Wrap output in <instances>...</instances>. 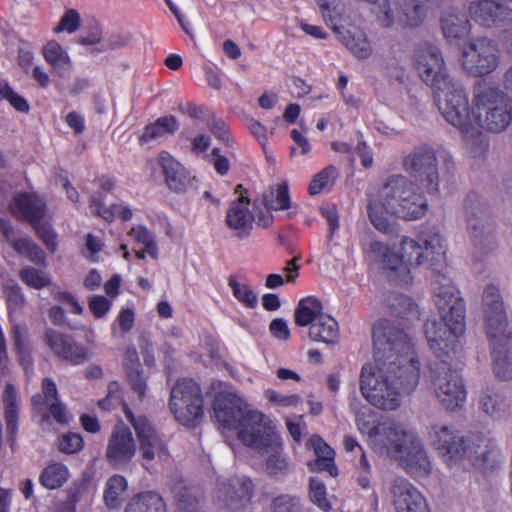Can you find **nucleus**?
Masks as SVG:
<instances>
[{
  "label": "nucleus",
  "instance_id": "2",
  "mask_svg": "<svg viewBox=\"0 0 512 512\" xmlns=\"http://www.w3.org/2000/svg\"><path fill=\"white\" fill-rule=\"evenodd\" d=\"M350 406L355 413L359 432L367 435V441L376 453L399 460L411 474L422 476L430 472L428 455L414 432L391 421L374 425V412L371 408L358 407L356 402H351Z\"/></svg>",
  "mask_w": 512,
  "mask_h": 512
},
{
  "label": "nucleus",
  "instance_id": "9",
  "mask_svg": "<svg viewBox=\"0 0 512 512\" xmlns=\"http://www.w3.org/2000/svg\"><path fill=\"white\" fill-rule=\"evenodd\" d=\"M409 180L402 175H394L387 179L377 194L369 199L368 215L374 227L381 232H388V215L398 217L396 205H402Z\"/></svg>",
  "mask_w": 512,
  "mask_h": 512
},
{
  "label": "nucleus",
  "instance_id": "15",
  "mask_svg": "<svg viewBox=\"0 0 512 512\" xmlns=\"http://www.w3.org/2000/svg\"><path fill=\"white\" fill-rule=\"evenodd\" d=\"M124 412L135 430L143 460L146 463L152 461L167 462L170 453L164 435L158 432L146 416L135 415L128 407H124Z\"/></svg>",
  "mask_w": 512,
  "mask_h": 512
},
{
  "label": "nucleus",
  "instance_id": "54",
  "mask_svg": "<svg viewBox=\"0 0 512 512\" xmlns=\"http://www.w3.org/2000/svg\"><path fill=\"white\" fill-rule=\"evenodd\" d=\"M337 174V169L332 165L321 170L314 176L309 185L310 194L316 195L325 189L330 188L333 185Z\"/></svg>",
  "mask_w": 512,
  "mask_h": 512
},
{
  "label": "nucleus",
  "instance_id": "8",
  "mask_svg": "<svg viewBox=\"0 0 512 512\" xmlns=\"http://www.w3.org/2000/svg\"><path fill=\"white\" fill-rule=\"evenodd\" d=\"M502 52L498 43L488 37L470 39L463 45L459 63L462 70L473 77H484L498 69Z\"/></svg>",
  "mask_w": 512,
  "mask_h": 512
},
{
  "label": "nucleus",
  "instance_id": "37",
  "mask_svg": "<svg viewBox=\"0 0 512 512\" xmlns=\"http://www.w3.org/2000/svg\"><path fill=\"white\" fill-rule=\"evenodd\" d=\"M124 512H166V505L158 493L146 491L131 498Z\"/></svg>",
  "mask_w": 512,
  "mask_h": 512
},
{
  "label": "nucleus",
  "instance_id": "62",
  "mask_svg": "<svg viewBox=\"0 0 512 512\" xmlns=\"http://www.w3.org/2000/svg\"><path fill=\"white\" fill-rule=\"evenodd\" d=\"M112 302L101 295H94L89 300V309L96 318H102L111 309Z\"/></svg>",
  "mask_w": 512,
  "mask_h": 512
},
{
  "label": "nucleus",
  "instance_id": "25",
  "mask_svg": "<svg viewBox=\"0 0 512 512\" xmlns=\"http://www.w3.org/2000/svg\"><path fill=\"white\" fill-rule=\"evenodd\" d=\"M44 342L56 357L73 365H80L89 359L88 350L70 335L47 329L44 333Z\"/></svg>",
  "mask_w": 512,
  "mask_h": 512
},
{
  "label": "nucleus",
  "instance_id": "6",
  "mask_svg": "<svg viewBox=\"0 0 512 512\" xmlns=\"http://www.w3.org/2000/svg\"><path fill=\"white\" fill-rule=\"evenodd\" d=\"M413 65L420 79L432 89L438 109L446 121L461 123L466 104L464 88L449 75L440 48L420 43L414 51Z\"/></svg>",
  "mask_w": 512,
  "mask_h": 512
},
{
  "label": "nucleus",
  "instance_id": "58",
  "mask_svg": "<svg viewBox=\"0 0 512 512\" xmlns=\"http://www.w3.org/2000/svg\"><path fill=\"white\" fill-rule=\"evenodd\" d=\"M5 292L9 310L11 312L19 311L25 303V296L20 286L13 281L9 282L5 286Z\"/></svg>",
  "mask_w": 512,
  "mask_h": 512
},
{
  "label": "nucleus",
  "instance_id": "27",
  "mask_svg": "<svg viewBox=\"0 0 512 512\" xmlns=\"http://www.w3.org/2000/svg\"><path fill=\"white\" fill-rule=\"evenodd\" d=\"M10 210L14 216L34 224L44 220L46 205L36 194L19 193L13 197Z\"/></svg>",
  "mask_w": 512,
  "mask_h": 512
},
{
  "label": "nucleus",
  "instance_id": "35",
  "mask_svg": "<svg viewBox=\"0 0 512 512\" xmlns=\"http://www.w3.org/2000/svg\"><path fill=\"white\" fill-rule=\"evenodd\" d=\"M45 61L60 76L65 75L71 69V60L67 51L57 42L51 40L42 49Z\"/></svg>",
  "mask_w": 512,
  "mask_h": 512
},
{
  "label": "nucleus",
  "instance_id": "11",
  "mask_svg": "<svg viewBox=\"0 0 512 512\" xmlns=\"http://www.w3.org/2000/svg\"><path fill=\"white\" fill-rule=\"evenodd\" d=\"M326 24L333 30L337 38L357 59H367L373 49L363 31L346 30L338 23L343 20L344 6L341 0H316Z\"/></svg>",
  "mask_w": 512,
  "mask_h": 512
},
{
  "label": "nucleus",
  "instance_id": "42",
  "mask_svg": "<svg viewBox=\"0 0 512 512\" xmlns=\"http://www.w3.org/2000/svg\"><path fill=\"white\" fill-rule=\"evenodd\" d=\"M128 488V482L122 475L115 474L108 478L103 499L107 507L114 509L120 506L123 501L124 493Z\"/></svg>",
  "mask_w": 512,
  "mask_h": 512
},
{
  "label": "nucleus",
  "instance_id": "53",
  "mask_svg": "<svg viewBox=\"0 0 512 512\" xmlns=\"http://www.w3.org/2000/svg\"><path fill=\"white\" fill-rule=\"evenodd\" d=\"M228 285L232 290L233 296L244 306L254 308L258 304L256 293L245 283L238 282L234 277H230Z\"/></svg>",
  "mask_w": 512,
  "mask_h": 512
},
{
  "label": "nucleus",
  "instance_id": "10",
  "mask_svg": "<svg viewBox=\"0 0 512 512\" xmlns=\"http://www.w3.org/2000/svg\"><path fill=\"white\" fill-rule=\"evenodd\" d=\"M466 231L472 245L473 257L483 261L498 248L496 224L490 214L480 206L466 208Z\"/></svg>",
  "mask_w": 512,
  "mask_h": 512
},
{
  "label": "nucleus",
  "instance_id": "45",
  "mask_svg": "<svg viewBox=\"0 0 512 512\" xmlns=\"http://www.w3.org/2000/svg\"><path fill=\"white\" fill-rule=\"evenodd\" d=\"M178 129L177 120L173 116H165L156 120V122L147 125L141 135V141L149 142L168 134L174 133Z\"/></svg>",
  "mask_w": 512,
  "mask_h": 512
},
{
  "label": "nucleus",
  "instance_id": "55",
  "mask_svg": "<svg viewBox=\"0 0 512 512\" xmlns=\"http://www.w3.org/2000/svg\"><path fill=\"white\" fill-rule=\"evenodd\" d=\"M302 505L300 498L282 494L273 499L270 505V512H301Z\"/></svg>",
  "mask_w": 512,
  "mask_h": 512
},
{
  "label": "nucleus",
  "instance_id": "49",
  "mask_svg": "<svg viewBox=\"0 0 512 512\" xmlns=\"http://www.w3.org/2000/svg\"><path fill=\"white\" fill-rule=\"evenodd\" d=\"M128 236L138 245L146 248L147 254L156 259L158 256V247L155 241V235L143 225H136L130 229Z\"/></svg>",
  "mask_w": 512,
  "mask_h": 512
},
{
  "label": "nucleus",
  "instance_id": "40",
  "mask_svg": "<svg viewBox=\"0 0 512 512\" xmlns=\"http://www.w3.org/2000/svg\"><path fill=\"white\" fill-rule=\"evenodd\" d=\"M69 477L70 473L66 465L53 462L42 470L39 475V483L46 489L54 490L62 487Z\"/></svg>",
  "mask_w": 512,
  "mask_h": 512
},
{
  "label": "nucleus",
  "instance_id": "60",
  "mask_svg": "<svg viewBox=\"0 0 512 512\" xmlns=\"http://www.w3.org/2000/svg\"><path fill=\"white\" fill-rule=\"evenodd\" d=\"M83 439L80 434L68 433L61 437L59 441L60 451L72 454L80 451L83 447Z\"/></svg>",
  "mask_w": 512,
  "mask_h": 512
},
{
  "label": "nucleus",
  "instance_id": "4",
  "mask_svg": "<svg viewBox=\"0 0 512 512\" xmlns=\"http://www.w3.org/2000/svg\"><path fill=\"white\" fill-rule=\"evenodd\" d=\"M461 113V123L447 121L467 139H476L484 144L480 130L498 134L505 131L512 123V103L509 97L499 87L482 79L473 86L472 103L469 109L468 98L464 111Z\"/></svg>",
  "mask_w": 512,
  "mask_h": 512
},
{
  "label": "nucleus",
  "instance_id": "56",
  "mask_svg": "<svg viewBox=\"0 0 512 512\" xmlns=\"http://www.w3.org/2000/svg\"><path fill=\"white\" fill-rule=\"evenodd\" d=\"M81 24V16L75 9H67L61 16L59 23L53 29L55 34L67 32L69 34L75 33Z\"/></svg>",
  "mask_w": 512,
  "mask_h": 512
},
{
  "label": "nucleus",
  "instance_id": "18",
  "mask_svg": "<svg viewBox=\"0 0 512 512\" xmlns=\"http://www.w3.org/2000/svg\"><path fill=\"white\" fill-rule=\"evenodd\" d=\"M431 445L439 452L446 462L463 459L465 436L452 425L436 423L428 432Z\"/></svg>",
  "mask_w": 512,
  "mask_h": 512
},
{
  "label": "nucleus",
  "instance_id": "59",
  "mask_svg": "<svg viewBox=\"0 0 512 512\" xmlns=\"http://www.w3.org/2000/svg\"><path fill=\"white\" fill-rule=\"evenodd\" d=\"M1 99H6L9 101V103L19 112L29 111V105L27 101L8 85L1 86L0 100Z\"/></svg>",
  "mask_w": 512,
  "mask_h": 512
},
{
  "label": "nucleus",
  "instance_id": "36",
  "mask_svg": "<svg viewBox=\"0 0 512 512\" xmlns=\"http://www.w3.org/2000/svg\"><path fill=\"white\" fill-rule=\"evenodd\" d=\"M262 456H266L265 469L271 476H283L289 471V462L283 453V445L280 436L277 438V447H265L260 451Z\"/></svg>",
  "mask_w": 512,
  "mask_h": 512
},
{
  "label": "nucleus",
  "instance_id": "41",
  "mask_svg": "<svg viewBox=\"0 0 512 512\" xmlns=\"http://www.w3.org/2000/svg\"><path fill=\"white\" fill-rule=\"evenodd\" d=\"M263 203L267 210H287L291 206L287 182L272 185L263 193Z\"/></svg>",
  "mask_w": 512,
  "mask_h": 512
},
{
  "label": "nucleus",
  "instance_id": "63",
  "mask_svg": "<svg viewBox=\"0 0 512 512\" xmlns=\"http://www.w3.org/2000/svg\"><path fill=\"white\" fill-rule=\"evenodd\" d=\"M53 298L57 301L63 302L70 307L69 311L73 314H81L83 312L82 306L78 303L76 298L69 292L52 290Z\"/></svg>",
  "mask_w": 512,
  "mask_h": 512
},
{
  "label": "nucleus",
  "instance_id": "30",
  "mask_svg": "<svg viewBox=\"0 0 512 512\" xmlns=\"http://www.w3.org/2000/svg\"><path fill=\"white\" fill-rule=\"evenodd\" d=\"M441 29L444 37L449 42H454L470 34L471 24L465 13L452 7L442 14Z\"/></svg>",
  "mask_w": 512,
  "mask_h": 512
},
{
  "label": "nucleus",
  "instance_id": "1",
  "mask_svg": "<svg viewBox=\"0 0 512 512\" xmlns=\"http://www.w3.org/2000/svg\"><path fill=\"white\" fill-rule=\"evenodd\" d=\"M373 344L375 361L362 366L359 389L372 406L394 411L417 387L420 364L409 335L388 321L374 325Z\"/></svg>",
  "mask_w": 512,
  "mask_h": 512
},
{
  "label": "nucleus",
  "instance_id": "23",
  "mask_svg": "<svg viewBox=\"0 0 512 512\" xmlns=\"http://www.w3.org/2000/svg\"><path fill=\"white\" fill-rule=\"evenodd\" d=\"M213 410L216 420L223 428L235 429L250 409L235 392L221 391L215 397Z\"/></svg>",
  "mask_w": 512,
  "mask_h": 512
},
{
  "label": "nucleus",
  "instance_id": "7",
  "mask_svg": "<svg viewBox=\"0 0 512 512\" xmlns=\"http://www.w3.org/2000/svg\"><path fill=\"white\" fill-rule=\"evenodd\" d=\"M483 313L495 375L502 380H509L512 378V328L496 286L489 285L484 290Z\"/></svg>",
  "mask_w": 512,
  "mask_h": 512
},
{
  "label": "nucleus",
  "instance_id": "31",
  "mask_svg": "<svg viewBox=\"0 0 512 512\" xmlns=\"http://www.w3.org/2000/svg\"><path fill=\"white\" fill-rule=\"evenodd\" d=\"M157 161L162 168L168 187L176 192L184 190L189 182V175L184 166L166 151L158 155Z\"/></svg>",
  "mask_w": 512,
  "mask_h": 512
},
{
  "label": "nucleus",
  "instance_id": "33",
  "mask_svg": "<svg viewBox=\"0 0 512 512\" xmlns=\"http://www.w3.org/2000/svg\"><path fill=\"white\" fill-rule=\"evenodd\" d=\"M307 446L312 448L316 459L308 462L311 471H327L331 476L336 475L334 465V450L318 435H313Z\"/></svg>",
  "mask_w": 512,
  "mask_h": 512
},
{
  "label": "nucleus",
  "instance_id": "3",
  "mask_svg": "<svg viewBox=\"0 0 512 512\" xmlns=\"http://www.w3.org/2000/svg\"><path fill=\"white\" fill-rule=\"evenodd\" d=\"M431 289L439 319H428L424 332L429 347L439 356H448L465 332V306L457 287L447 273L436 271Z\"/></svg>",
  "mask_w": 512,
  "mask_h": 512
},
{
  "label": "nucleus",
  "instance_id": "14",
  "mask_svg": "<svg viewBox=\"0 0 512 512\" xmlns=\"http://www.w3.org/2000/svg\"><path fill=\"white\" fill-rule=\"evenodd\" d=\"M434 394L439 403L447 411H457L463 408L467 400L465 385L458 374L442 361L432 368L431 376Z\"/></svg>",
  "mask_w": 512,
  "mask_h": 512
},
{
  "label": "nucleus",
  "instance_id": "57",
  "mask_svg": "<svg viewBox=\"0 0 512 512\" xmlns=\"http://www.w3.org/2000/svg\"><path fill=\"white\" fill-rule=\"evenodd\" d=\"M36 230L38 237L42 240L46 248L54 253L57 250V237L51 225L47 222L39 221L32 224Z\"/></svg>",
  "mask_w": 512,
  "mask_h": 512
},
{
  "label": "nucleus",
  "instance_id": "24",
  "mask_svg": "<svg viewBox=\"0 0 512 512\" xmlns=\"http://www.w3.org/2000/svg\"><path fill=\"white\" fill-rule=\"evenodd\" d=\"M390 494L396 512H430L424 495L405 478L393 480Z\"/></svg>",
  "mask_w": 512,
  "mask_h": 512
},
{
  "label": "nucleus",
  "instance_id": "16",
  "mask_svg": "<svg viewBox=\"0 0 512 512\" xmlns=\"http://www.w3.org/2000/svg\"><path fill=\"white\" fill-rule=\"evenodd\" d=\"M239 440L246 446L258 450L277 447L278 433L272 421L257 410H249L236 426Z\"/></svg>",
  "mask_w": 512,
  "mask_h": 512
},
{
  "label": "nucleus",
  "instance_id": "21",
  "mask_svg": "<svg viewBox=\"0 0 512 512\" xmlns=\"http://www.w3.org/2000/svg\"><path fill=\"white\" fill-rule=\"evenodd\" d=\"M498 454L497 445L483 434L465 436L463 459H467L477 469L486 471L493 468Z\"/></svg>",
  "mask_w": 512,
  "mask_h": 512
},
{
  "label": "nucleus",
  "instance_id": "39",
  "mask_svg": "<svg viewBox=\"0 0 512 512\" xmlns=\"http://www.w3.org/2000/svg\"><path fill=\"white\" fill-rule=\"evenodd\" d=\"M321 302L315 297H306L298 302L294 311L295 323L300 327L312 326L324 312Z\"/></svg>",
  "mask_w": 512,
  "mask_h": 512
},
{
  "label": "nucleus",
  "instance_id": "5",
  "mask_svg": "<svg viewBox=\"0 0 512 512\" xmlns=\"http://www.w3.org/2000/svg\"><path fill=\"white\" fill-rule=\"evenodd\" d=\"M421 243L403 237L399 249L393 250L384 243L374 241L370 251L375 260L381 261L389 270L388 277L397 284L407 285L411 282V267L429 263L440 266L445 262V244L443 237L435 230L421 234Z\"/></svg>",
  "mask_w": 512,
  "mask_h": 512
},
{
  "label": "nucleus",
  "instance_id": "13",
  "mask_svg": "<svg viewBox=\"0 0 512 512\" xmlns=\"http://www.w3.org/2000/svg\"><path fill=\"white\" fill-rule=\"evenodd\" d=\"M170 410L184 426H195L203 417V397L199 385L190 379L178 380L171 389Z\"/></svg>",
  "mask_w": 512,
  "mask_h": 512
},
{
  "label": "nucleus",
  "instance_id": "22",
  "mask_svg": "<svg viewBox=\"0 0 512 512\" xmlns=\"http://www.w3.org/2000/svg\"><path fill=\"white\" fill-rule=\"evenodd\" d=\"M404 168L415 177H425L428 192L438 191L439 177L433 149L421 147L414 150L405 157Z\"/></svg>",
  "mask_w": 512,
  "mask_h": 512
},
{
  "label": "nucleus",
  "instance_id": "34",
  "mask_svg": "<svg viewBox=\"0 0 512 512\" xmlns=\"http://www.w3.org/2000/svg\"><path fill=\"white\" fill-rule=\"evenodd\" d=\"M309 337L316 342L332 344L339 338V327L336 320L323 313L309 328Z\"/></svg>",
  "mask_w": 512,
  "mask_h": 512
},
{
  "label": "nucleus",
  "instance_id": "47",
  "mask_svg": "<svg viewBox=\"0 0 512 512\" xmlns=\"http://www.w3.org/2000/svg\"><path fill=\"white\" fill-rule=\"evenodd\" d=\"M20 280L28 287L41 290L52 284L51 276L42 269L25 266L19 272Z\"/></svg>",
  "mask_w": 512,
  "mask_h": 512
},
{
  "label": "nucleus",
  "instance_id": "32",
  "mask_svg": "<svg viewBox=\"0 0 512 512\" xmlns=\"http://www.w3.org/2000/svg\"><path fill=\"white\" fill-rule=\"evenodd\" d=\"M254 217L249 210V200L241 196L231 203L226 213V223L230 229L237 231V234H247L252 228Z\"/></svg>",
  "mask_w": 512,
  "mask_h": 512
},
{
  "label": "nucleus",
  "instance_id": "20",
  "mask_svg": "<svg viewBox=\"0 0 512 512\" xmlns=\"http://www.w3.org/2000/svg\"><path fill=\"white\" fill-rule=\"evenodd\" d=\"M498 454L497 445L483 434L465 436L463 459H467L477 469L486 471L493 468Z\"/></svg>",
  "mask_w": 512,
  "mask_h": 512
},
{
  "label": "nucleus",
  "instance_id": "17",
  "mask_svg": "<svg viewBox=\"0 0 512 512\" xmlns=\"http://www.w3.org/2000/svg\"><path fill=\"white\" fill-rule=\"evenodd\" d=\"M253 488L252 481L245 476L219 478L214 500L220 507L238 511L250 502Z\"/></svg>",
  "mask_w": 512,
  "mask_h": 512
},
{
  "label": "nucleus",
  "instance_id": "19",
  "mask_svg": "<svg viewBox=\"0 0 512 512\" xmlns=\"http://www.w3.org/2000/svg\"><path fill=\"white\" fill-rule=\"evenodd\" d=\"M135 454L136 442L130 428L123 423L116 424L105 450L108 463L118 468L130 463Z\"/></svg>",
  "mask_w": 512,
  "mask_h": 512
},
{
  "label": "nucleus",
  "instance_id": "43",
  "mask_svg": "<svg viewBox=\"0 0 512 512\" xmlns=\"http://www.w3.org/2000/svg\"><path fill=\"white\" fill-rule=\"evenodd\" d=\"M42 392L44 404L53 418L59 423H66L67 416L64 408L58 402L56 384L52 379L46 378L43 380Z\"/></svg>",
  "mask_w": 512,
  "mask_h": 512
},
{
  "label": "nucleus",
  "instance_id": "52",
  "mask_svg": "<svg viewBox=\"0 0 512 512\" xmlns=\"http://www.w3.org/2000/svg\"><path fill=\"white\" fill-rule=\"evenodd\" d=\"M309 499L323 512H330L331 502L327 498L325 484L318 478L312 477L309 480Z\"/></svg>",
  "mask_w": 512,
  "mask_h": 512
},
{
  "label": "nucleus",
  "instance_id": "38",
  "mask_svg": "<svg viewBox=\"0 0 512 512\" xmlns=\"http://www.w3.org/2000/svg\"><path fill=\"white\" fill-rule=\"evenodd\" d=\"M8 441L13 445L17 433L19 402L15 388L7 384L3 393Z\"/></svg>",
  "mask_w": 512,
  "mask_h": 512
},
{
  "label": "nucleus",
  "instance_id": "61",
  "mask_svg": "<svg viewBox=\"0 0 512 512\" xmlns=\"http://www.w3.org/2000/svg\"><path fill=\"white\" fill-rule=\"evenodd\" d=\"M265 397L271 402L281 407H290V406H296L299 401L300 397L298 395L292 394V395H285L280 394L274 390H266L265 391Z\"/></svg>",
  "mask_w": 512,
  "mask_h": 512
},
{
  "label": "nucleus",
  "instance_id": "50",
  "mask_svg": "<svg viewBox=\"0 0 512 512\" xmlns=\"http://www.w3.org/2000/svg\"><path fill=\"white\" fill-rule=\"evenodd\" d=\"M12 333L14 345L20 357V363L24 367L25 371L28 372V370L32 368V357L31 349L27 341V331L23 327L14 326Z\"/></svg>",
  "mask_w": 512,
  "mask_h": 512
},
{
  "label": "nucleus",
  "instance_id": "28",
  "mask_svg": "<svg viewBox=\"0 0 512 512\" xmlns=\"http://www.w3.org/2000/svg\"><path fill=\"white\" fill-rule=\"evenodd\" d=\"M398 208V217L404 220H418L422 218L428 210V202L419 187L413 181L409 180L406 187L402 205H396Z\"/></svg>",
  "mask_w": 512,
  "mask_h": 512
},
{
  "label": "nucleus",
  "instance_id": "64",
  "mask_svg": "<svg viewBox=\"0 0 512 512\" xmlns=\"http://www.w3.org/2000/svg\"><path fill=\"white\" fill-rule=\"evenodd\" d=\"M270 333L279 340L286 341L290 337V329L287 322L282 318H276L269 325Z\"/></svg>",
  "mask_w": 512,
  "mask_h": 512
},
{
  "label": "nucleus",
  "instance_id": "29",
  "mask_svg": "<svg viewBox=\"0 0 512 512\" xmlns=\"http://www.w3.org/2000/svg\"><path fill=\"white\" fill-rule=\"evenodd\" d=\"M479 409L493 420H504L510 415V400L500 391L486 387L478 399Z\"/></svg>",
  "mask_w": 512,
  "mask_h": 512
},
{
  "label": "nucleus",
  "instance_id": "48",
  "mask_svg": "<svg viewBox=\"0 0 512 512\" xmlns=\"http://www.w3.org/2000/svg\"><path fill=\"white\" fill-rule=\"evenodd\" d=\"M175 512H201V500L186 487H181L174 493Z\"/></svg>",
  "mask_w": 512,
  "mask_h": 512
},
{
  "label": "nucleus",
  "instance_id": "46",
  "mask_svg": "<svg viewBox=\"0 0 512 512\" xmlns=\"http://www.w3.org/2000/svg\"><path fill=\"white\" fill-rule=\"evenodd\" d=\"M390 307L393 314L407 322L419 320L420 314L418 306L406 295H395L390 300Z\"/></svg>",
  "mask_w": 512,
  "mask_h": 512
},
{
  "label": "nucleus",
  "instance_id": "26",
  "mask_svg": "<svg viewBox=\"0 0 512 512\" xmlns=\"http://www.w3.org/2000/svg\"><path fill=\"white\" fill-rule=\"evenodd\" d=\"M468 10L471 18L485 27L512 21V9L502 0L472 1Z\"/></svg>",
  "mask_w": 512,
  "mask_h": 512
},
{
  "label": "nucleus",
  "instance_id": "12",
  "mask_svg": "<svg viewBox=\"0 0 512 512\" xmlns=\"http://www.w3.org/2000/svg\"><path fill=\"white\" fill-rule=\"evenodd\" d=\"M437 0H378L377 20L382 27H391L395 22L403 26H419Z\"/></svg>",
  "mask_w": 512,
  "mask_h": 512
},
{
  "label": "nucleus",
  "instance_id": "51",
  "mask_svg": "<svg viewBox=\"0 0 512 512\" xmlns=\"http://www.w3.org/2000/svg\"><path fill=\"white\" fill-rule=\"evenodd\" d=\"M12 247L16 252L26 256L30 261L36 264H44L46 260L45 252L28 238H19L11 241Z\"/></svg>",
  "mask_w": 512,
  "mask_h": 512
},
{
  "label": "nucleus",
  "instance_id": "44",
  "mask_svg": "<svg viewBox=\"0 0 512 512\" xmlns=\"http://www.w3.org/2000/svg\"><path fill=\"white\" fill-rule=\"evenodd\" d=\"M101 195L98 197H91L90 199V210L102 217L104 220L111 222L116 216H119L122 220L128 221L132 218L131 209L123 204H113L109 208L102 207Z\"/></svg>",
  "mask_w": 512,
  "mask_h": 512
}]
</instances>
